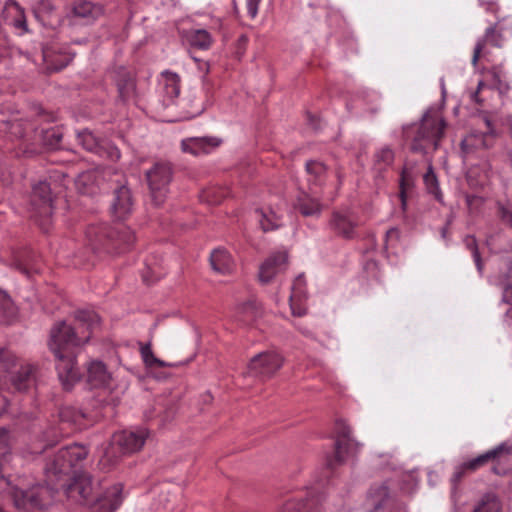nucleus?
<instances>
[{"label":"nucleus","mask_w":512,"mask_h":512,"mask_svg":"<svg viewBox=\"0 0 512 512\" xmlns=\"http://www.w3.org/2000/svg\"><path fill=\"white\" fill-rule=\"evenodd\" d=\"M99 326L100 317L91 310L76 311L73 322L59 320L51 326L47 346L54 356L58 377L64 385H71L79 379L77 352L89 342Z\"/></svg>","instance_id":"obj_1"},{"label":"nucleus","mask_w":512,"mask_h":512,"mask_svg":"<svg viewBox=\"0 0 512 512\" xmlns=\"http://www.w3.org/2000/svg\"><path fill=\"white\" fill-rule=\"evenodd\" d=\"M113 227L108 231L104 227H89L86 232L88 243L93 252L120 254L127 243L128 187L124 184L114 191L110 207Z\"/></svg>","instance_id":"obj_2"},{"label":"nucleus","mask_w":512,"mask_h":512,"mask_svg":"<svg viewBox=\"0 0 512 512\" xmlns=\"http://www.w3.org/2000/svg\"><path fill=\"white\" fill-rule=\"evenodd\" d=\"M151 202L160 207L166 201L170 192V183L173 179V170L169 163H155L145 173Z\"/></svg>","instance_id":"obj_3"},{"label":"nucleus","mask_w":512,"mask_h":512,"mask_svg":"<svg viewBox=\"0 0 512 512\" xmlns=\"http://www.w3.org/2000/svg\"><path fill=\"white\" fill-rule=\"evenodd\" d=\"M31 206L34 210L33 217L41 229L47 232L50 228L53 214V197L49 183L40 181L33 186Z\"/></svg>","instance_id":"obj_4"},{"label":"nucleus","mask_w":512,"mask_h":512,"mask_svg":"<svg viewBox=\"0 0 512 512\" xmlns=\"http://www.w3.org/2000/svg\"><path fill=\"white\" fill-rule=\"evenodd\" d=\"M335 434V456L327 459V465L330 467L343 462L346 458L358 451L360 447V444L351 436V428L345 420H338L335 423Z\"/></svg>","instance_id":"obj_5"},{"label":"nucleus","mask_w":512,"mask_h":512,"mask_svg":"<svg viewBox=\"0 0 512 512\" xmlns=\"http://www.w3.org/2000/svg\"><path fill=\"white\" fill-rule=\"evenodd\" d=\"M445 125L443 119H430L429 116H424L418 134L414 139L413 150L420 151L428 146L436 149L438 141L444 132Z\"/></svg>","instance_id":"obj_6"},{"label":"nucleus","mask_w":512,"mask_h":512,"mask_svg":"<svg viewBox=\"0 0 512 512\" xmlns=\"http://www.w3.org/2000/svg\"><path fill=\"white\" fill-rule=\"evenodd\" d=\"M78 139L87 151L93 152L112 162L120 159L121 153L117 146L108 140H99L92 132L84 130L78 133Z\"/></svg>","instance_id":"obj_7"},{"label":"nucleus","mask_w":512,"mask_h":512,"mask_svg":"<svg viewBox=\"0 0 512 512\" xmlns=\"http://www.w3.org/2000/svg\"><path fill=\"white\" fill-rule=\"evenodd\" d=\"M283 363L276 352H263L254 356L248 364L247 373L252 377L266 378L274 374Z\"/></svg>","instance_id":"obj_8"},{"label":"nucleus","mask_w":512,"mask_h":512,"mask_svg":"<svg viewBox=\"0 0 512 512\" xmlns=\"http://www.w3.org/2000/svg\"><path fill=\"white\" fill-rule=\"evenodd\" d=\"M124 484L117 483L105 490L90 505L89 512H115L123 501Z\"/></svg>","instance_id":"obj_9"},{"label":"nucleus","mask_w":512,"mask_h":512,"mask_svg":"<svg viewBox=\"0 0 512 512\" xmlns=\"http://www.w3.org/2000/svg\"><path fill=\"white\" fill-rule=\"evenodd\" d=\"M287 268V253L277 252L270 255L259 268V279L262 283H269L282 274Z\"/></svg>","instance_id":"obj_10"},{"label":"nucleus","mask_w":512,"mask_h":512,"mask_svg":"<svg viewBox=\"0 0 512 512\" xmlns=\"http://www.w3.org/2000/svg\"><path fill=\"white\" fill-rule=\"evenodd\" d=\"M93 491L92 477L87 473L75 475L65 492L68 498L77 503H86Z\"/></svg>","instance_id":"obj_11"},{"label":"nucleus","mask_w":512,"mask_h":512,"mask_svg":"<svg viewBox=\"0 0 512 512\" xmlns=\"http://www.w3.org/2000/svg\"><path fill=\"white\" fill-rule=\"evenodd\" d=\"M158 92L163 105L169 106L180 94V77L177 73L163 71L158 78Z\"/></svg>","instance_id":"obj_12"},{"label":"nucleus","mask_w":512,"mask_h":512,"mask_svg":"<svg viewBox=\"0 0 512 512\" xmlns=\"http://www.w3.org/2000/svg\"><path fill=\"white\" fill-rule=\"evenodd\" d=\"M502 37L495 32L494 28H488L483 39L479 40L475 46L472 63L475 66L480 58L486 61H492V50L498 49L502 44Z\"/></svg>","instance_id":"obj_13"},{"label":"nucleus","mask_w":512,"mask_h":512,"mask_svg":"<svg viewBox=\"0 0 512 512\" xmlns=\"http://www.w3.org/2000/svg\"><path fill=\"white\" fill-rule=\"evenodd\" d=\"M220 140L215 137H190L181 141L183 153L200 156L211 153L220 145Z\"/></svg>","instance_id":"obj_14"},{"label":"nucleus","mask_w":512,"mask_h":512,"mask_svg":"<svg viewBox=\"0 0 512 512\" xmlns=\"http://www.w3.org/2000/svg\"><path fill=\"white\" fill-rule=\"evenodd\" d=\"M2 17L4 22L15 28L19 34L28 32L24 9L16 0H7L5 2Z\"/></svg>","instance_id":"obj_15"},{"label":"nucleus","mask_w":512,"mask_h":512,"mask_svg":"<svg viewBox=\"0 0 512 512\" xmlns=\"http://www.w3.org/2000/svg\"><path fill=\"white\" fill-rule=\"evenodd\" d=\"M16 360L15 358V361ZM14 368H16V365L10 370V373L7 374V377L9 376L12 386L17 391H26L35 384L36 367L34 365H21L16 372L13 371Z\"/></svg>","instance_id":"obj_16"},{"label":"nucleus","mask_w":512,"mask_h":512,"mask_svg":"<svg viewBox=\"0 0 512 512\" xmlns=\"http://www.w3.org/2000/svg\"><path fill=\"white\" fill-rule=\"evenodd\" d=\"M492 135L490 132H477V133H471L467 135L462 141H461V152L463 155V158L469 159L472 156H474L476 153H478L481 150H484L488 148L490 144V139Z\"/></svg>","instance_id":"obj_17"},{"label":"nucleus","mask_w":512,"mask_h":512,"mask_svg":"<svg viewBox=\"0 0 512 512\" xmlns=\"http://www.w3.org/2000/svg\"><path fill=\"white\" fill-rule=\"evenodd\" d=\"M128 453V434L125 431L116 432L112 435L109 446L106 448L100 464L104 462L115 463L120 457Z\"/></svg>","instance_id":"obj_18"},{"label":"nucleus","mask_w":512,"mask_h":512,"mask_svg":"<svg viewBox=\"0 0 512 512\" xmlns=\"http://www.w3.org/2000/svg\"><path fill=\"white\" fill-rule=\"evenodd\" d=\"M103 12L102 5L88 0H75L71 8V13L74 17L80 18L87 23L98 19Z\"/></svg>","instance_id":"obj_19"},{"label":"nucleus","mask_w":512,"mask_h":512,"mask_svg":"<svg viewBox=\"0 0 512 512\" xmlns=\"http://www.w3.org/2000/svg\"><path fill=\"white\" fill-rule=\"evenodd\" d=\"M210 264L213 271L222 275L231 274L236 267L234 257L229 251L221 247L216 248L211 252Z\"/></svg>","instance_id":"obj_20"},{"label":"nucleus","mask_w":512,"mask_h":512,"mask_svg":"<svg viewBox=\"0 0 512 512\" xmlns=\"http://www.w3.org/2000/svg\"><path fill=\"white\" fill-rule=\"evenodd\" d=\"M494 456L491 459L494 463L493 471L496 474H505L512 469V443H502L492 449Z\"/></svg>","instance_id":"obj_21"},{"label":"nucleus","mask_w":512,"mask_h":512,"mask_svg":"<svg viewBox=\"0 0 512 512\" xmlns=\"http://www.w3.org/2000/svg\"><path fill=\"white\" fill-rule=\"evenodd\" d=\"M110 373L105 364L101 361H92L87 368V384L91 389L101 388L108 385Z\"/></svg>","instance_id":"obj_22"},{"label":"nucleus","mask_w":512,"mask_h":512,"mask_svg":"<svg viewBox=\"0 0 512 512\" xmlns=\"http://www.w3.org/2000/svg\"><path fill=\"white\" fill-rule=\"evenodd\" d=\"M306 172L308 174V182L312 186H323L331 177L327 167L317 160H310L306 163Z\"/></svg>","instance_id":"obj_23"},{"label":"nucleus","mask_w":512,"mask_h":512,"mask_svg":"<svg viewBox=\"0 0 512 512\" xmlns=\"http://www.w3.org/2000/svg\"><path fill=\"white\" fill-rule=\"evenodd\" d=\"M42 56L47 67L53 71H59L67 67L73 60V55L69 53L57 54L53 48H43Z\"/></svg>","instance_id":"obj_24"},{"label":"nucleus","mask_w":512,"mask_h":512,"mask_svg":"<svg viewBox=\"0 0 512 512\" xmlns=\"http://www.w3.org/2000/svg\"><path fill=\"white\" fill-rule=\"evenodd\" d=\"M59 419L81 429L87 425L88 415L81 409L73 406H64L59 410Z\"/></svg>","instance_id":"obj_25"},{"label":"nucleus","mask_w":512,"mask_h":512,"mask_svg":"<svg viewBox=\"0 0 512 512\" xmlns=\"http://www.w3.org/2000/svg\"><path fill=\"white\" fill-rule=\"evenodd\" d=\"M304 298V279L302 276H298L293 283L292 293L289 297L290 307L293 315L302 316L305 314L306 309L300 305Z\"/></svg>","instance_id":"obj_26"},{"label":"nucleus","mask_w":512,"mask_h":512,"mask_svg":"<svg viewBox=\"0 0 512 512\" xmlns=\"http://www.w3.org/2000/svg\"><path fill=\"white\" fill-rule=\"evenodd\" d=\"M295 206L304 216H315L321 212L322 206L316 196L301 192L296 200Z\"/></svg>","instance_id":"obj_27"},{"label":"nucleus","mask_w":512,"mask_h":512,"mask_svg":"<svg viewBox=\"0 0 512 512\" xmlns=\"http://www.w3.org/2000/svg\"><path fill=\"white\" fill-rule=\"evenodd\" d=\"M330 226L337 234L350 238L354 234L356 223L348 215L335 213L331 219Z\"/></svg>","instance_id":"obj_28"},{"label":"nucleus","mask_w":512,"mask_h":512,"mask_svg":"<svg viewBox=\"0 0 512 512\" xmlns=\"http://www.w3.org/2000/svg\"><path fill=\"white\" fill-rule=\"evenodd\" d=\"M16 317V307L10 296L0 289V324L8 325Z\"/></svg>","instance_id":"obj_29"},{"label":"nucleus","mask_w":512,"mask_h":512,"mask_svg":"<svg viewBox=\"0 0 512 512\" xmlns=\"http://www.w3.org/2000/svg\"><path fill=\"white\" fill-rule=\"evenodd\" d=\"M259 314L258 304L255 299L238 303L235 307V316L239 321L249 322L254 320Z\"/></svg>","instance_id":"obj_30"},{"label":"nucleus","mask_w":512,"mask_h":512,"mask_svg":"<svg viewBox=\"0 0 512 512\" xmlns=\"http://www.w3.org/2000/svg\"><path fill=\"white\" fill-rule=\"evenodd\" d=\"M255 214L263 231H270L281 225L280 216L270 208L257 210Z\"/></svg>","instance_id":"obj_31"},{"label":"nucleus","mask_w":512,"mask_h":512,"mask_svg":"<svg viewBox=\"0 0 512 512\" xmlns=\"http://www.w3.org/2000/svg\"><path fill=\"white\" fill-rule=\"evenodd\" d=\"M388 488L381 484L372 487L367 495L366 503L369 507H374V511L368 512H376L388 499Z\"/></svg>","instance_id":"obj_32"},{"label":"nucleus","mask_w":512,"mask_h":512,"mask_svg":"<svg viewBox=\"0 0 512 512\" xmlns=\"http://www.w3.org/2000/svg\"><path fill=\"white\" fill-rule=\"evenodd\" d=\"M486 79L491 81V86L503 93L509 89L508 79L501 66H495L486 73Z\"/></svg>","instance_id":"obj_33"},{"label":"nucleus","mask_w":512,"mask_h":512,"mask_svg":"<svg viewBox=\"0 0 512 512\" xmlns=\"http://www.w3.org/2000/svg\"><path fill=\"white\" fill-rule=\"evenodd\" d=\"M501 285L503 287V301L512 303V262L508 266L506 280ZM504 322L512 329V306L506 311Z\"/></svg>","instance_id":"obj_34"},{"label":"nucleus","mask_w":512,"mask_h":512,"mask_svg":"<svg viewBox=\"0 0 512 512\" xmlns=\"http://www.w3.org/2000/svg\"><path fill=\"white\" fill-rule=\"evenodd\" d=\"M187 39L192 46L202 50L208 49L212 44L210 33L204 29L191 30Z\"/></svg>","instance_id":"obj_35"},{"label":"nucleus","mask_w":512,"mask_h":512,"mask_svg":"<svg viewBox=\"0 0 512 512\" xmlns=\"http://www.w3.org/2000/svg\"><path fill=\"white\" fill-rule=\"evenodd\" d=\"M138 346H139V352L141 355V359H142L145 367L150 368L154 365H158L160 367L167 366V364L164 361L155 357V355L152 351L150 342H147V343L138 342Z\"/></svg>","instance_id":"obj_36"},{"label":"nucleus","mask_w":512,"mask_h":512,"mask_svg":"<svg viewBox=\"0 0 512 512\" xmlns=\"http://www.w3.org/2000/svg\"><path fill=\"white\" fill-rule=\"evenodd\" d=\"M319 502V498L311 497L307 499V503H302L296 500L287 501L277 512H307V506H314Z\"/></svg>","instance_id":"obj_37"},{"label":"nucleus","mask_w":512,"mask_h":512,"mask_svg":"<svg viewBox=\"0 0 512 512\" xmlns=\"http://www.w3.org/2000/svg\"><path fill=\"white\" fill-rule=\"evenodd\" d=\"M424 183L429 193L434 195L435 199L439 202H442V194L439 189L437 177L433 171L432 166L430 165L426 174L424 175Z\"/></svg>","instance_id":"obj_38"},{"label":"nucleus","mask_w":512,"mask_h":512,"mask_svg":"<svg viewBox=\"0 0 512 512\" xmlns=\"http://www.w3.org/2000/svg\"><path fill=\"white\" fill-rule=\"evenodd\" d=\"M147 438V431L144 428H137L130 432V453L142 449Z\"/></svg>","instance_id":"obj_39"},{"label":"nucleus","mask_w":512,"mask_h":512,"mask_svg":"<svg viewBox=\"0 0 512 512\" xmlns=\"http://www.w3.org/2000/svg\"><path fill=\"white\" fill-rule=\"evenodd\" d=\"M473 512H501L500 502L495 496L487 495Z\"/></svg>","instance_id":"obj_40"},{"label":"nucleus","mask_w":512,"mask_h":512,"mask_svg":"<svg viewBox=\"0 0 512 512\" xmlns=\"http://www.w3.org/2000/svg\"><path fill=\"white\" fill-rule=\"evenodd\" d=\"M225 196L226 192L224 190L210 188L202 192L201 199L209 204L215 205L220 203Z\"/></svg>","instance_id":"obj_41"},{"label":"nucleus","mask_w":512,"mask_h":512,"mask_svg":"<svg viewBox=\"0 0 512 512\" xmlns=\"http://www.w3.org/2000/svg\"><path fill=\"white\" fill-rule=\"evenodd\" d=\"M62 140V134L55 128L48 129L43 134V141L45 145L50 148H57Z\"/></svg>","instance_id":"obj_42"},{"label":"nucleus","mask_w":512,"mask_h":512,"mask_svg":"<svg viewBox=\"0 0 512 512\" xmlns=\"http://www.w3.org/2000/svg\"><path fill=\"white\" fill-rule=\"evenodd\" d=\"M494 456V452L492 450H489L485 452L484 454L479 455L478 457L472 459L471 461L467 462L464 467L469 468L471 470H475L478 467L486 464L487 462H492V458Z\"/></svg>","instance_id":"obj_43"},{"label":"nucleus","mask_w":512,"mask_h":512,"mask_svg":"<svg viewBox=\"0 0 512 512\" xmlns=\"http://www.w3.org/2000/svg\"><path fill=\"white\" fill-rule=\"evenodd\" d=\"M464 241H465L466 246L472 252V256L474 258V262L476 264L478 271L481 272L482 271V263H481L480 255L478 253L475 238L473 236H467Z\"/></svg>","instance_id":"obj_44"},{"label":"nucleus","mask_w":512,"mask_h":512,"mask_svg":"<svg viewBox=\"0 0 512 512\" xmlns=\"http://www.w3.org/2000/svg\"><path fill=\"white\" fill-rule=\"evenodd\" d=\"M43 440L46 442L45 445L37 453H42L48 447L54 446L59 441V433L54 429H50L43 433Z\"/></svg>","instance_id":"obj_45"},{"label":"nucleus","mask_w":512,"mask_h":512,"mask_svg":"<svg viewBox=\"0 0 512 512\" xmlns=\"http://www.w3.org/2000/svg\"><path fill=\"white\" fill-rule=\"evenodd\" d=\"M393 152L390 148H382L376 154V161L378 163H383L384 166H388L393 162Z\"/></svg>","instance_id":"obj_46"},{"label":"nucleus","mask_w":512,"mask_h":512,"mask_svg":"<svg viewBox=\"0 0 512 512\" xmlns=\"http://www.w3.org/2000/svg\"><path fill=\"white\" fill-rule=\"evenodd\" d=\"M500 217L506 223L512 225V201H508L506 205L499 204Z\"/></svg>","instance_id":"obj_47"},{"label":"nucleus","mask_w":512,"mask_h":512,"mask_svg":"<svg viewBox=\"0 0 512 512\" xmlns=\"http://www.w3.org/2000/svg\"><path fill=\"white\" fill-rule=\"evenodd\" d=\"M399 239V231L396 228H391L386 232V249L393 247Z\"/></svg>","instance_id":"obj_48"},{"label":"nucleus","mask_w":512,"mask_h":512,"mask_svg":"<svg viewBox=\"0 0 512 512\" xmlns=\"http://www.w3.org/2000/svg\"><path fill=\"white\" fill-rule=\"evenodd\" d=\"M160 277L161 274L158 273L155 268H147V271L143 272L142 274L143 281L147 284L155 282Z\"/></svg>","instance_id":"obj_49"},{"label":"nucleus","mask_w":512,"mask_h":512,"mask_svg":"<svg viewBox=\"0 0 512 512\" xmlns=\"http://www.w3.org/2000/svg\"><path fill=\"white\" fill-rule=\"evenodd\" d=\"M246 1H247L248 14L252 18H255L258 13L259 4H260L261 0H246Z\"/></svg>","instance_id":"obj_50"},{"label":"nucleus","mask_w":512,"mask_h":512,"mask_svg":"<svg viewBox=\"0 0 512 512\" xmlns=\"http://www.w3.org/2000/svg\"><path fill=\"white\" fill-rule=\"evenodd\" d=\"M505 127H506V131H507V135L510 138V140L512 141V115L507 117L506 122H505ZM508 158L512 165V149L508 152Z\"/></svg>","instance_id":"obj_51"},{"label":"nucleus","mask_w":512,"mask_h":512,"mask_svg":"<svg viewBox=\"0 0 512 512\" xmlns=\"http://www.w3.org/2000/svg\"><path fill=\"white\" fill-rule=\"evenodd\" d=\"M11 129L15 130L12 131L13 134H15L17 137L22 138L24 137V131L22 130V125L19 121H15L11 124Z\"/></svg>","instance_id":"obj_52"},{"label":"nucleus","mask_w":512,"mask_h":512,"mask_svg":"<svg viewBox=\"0 0 512 512\" xmlns=\"http://www.w3.org/2000/svg\"><path fill=\"white\" fill-rule=\"evenodd\" d=\"M485 85H486V84H485L483 81H479L477 91H476V92H473V93L471 94V98H472V100H474V101H475V102H477V103H479V102H480V99L478 98V93H479V91H480V90H482V89H483V87H485Z\"/></svg>","instance_id":"obj_53"},{"label":"nucleus","mask_w":512,"mask_h":512,"mask_svg":"<svg viewBox=\"0 0 512 512\" xmlns=\"http://www.w3.org/2000/svg\"><path fill=\"white\" fill-rule=\"evenodd\" d=\"M404 184L402 183L401 184V201H402V206L404 207L405 204H406V201H405V197H404Z\"/></svg>","instance_id":"obj_54"},{"label":"nucleus","mask_w":512,"mask_h":512,"mask_svg":"<svg viewBox=\"0 0 512 512\" xmlns=\"http://www.w3.org/2000/svg\"><path fill=\"white\" fill-rule=\"evenodd\" d=\"M118 88H119V92H120V94H121V95H123V94H124V90H125V86H124V85H122L121 83H119V84H118Z\"/></svg>","instance_id":"obj_55"},{"label":"nucleus","mask_w":512,"mask_h":512,"mask_svg":"<svg viewBox=\"0 0 512 512\" xmlns=\"http://www.w3.org/2000/svg\"><path fill=\"white\" fill-rule=\"evenodd\" d=\"M460 479V473H456L452 479V481L455 483L456 481H458Z\"/></svg>","instance_id":"obj_56"},{"label":"nucleus","mask_w":512,"mask_h":512,"mask_svg":"<svg viewBox=\"0 0 512 512\" xmlns=\"http://www.w3.org/2000/svg\"><path fill=\"white\" fill-rule=\"evenodd\" d=\"M339 512H347V510L343 507Z\"/></svg>","instance_id":"obj_57"},{"label":"nucleus","mask_w":512,"mask_h":512,"mask_svg":"<svg viewBox=\"0 0 512 512\" xmlns=\"http://www.w3.org/2000/svg\"><path fill=\"white\" fill-rule=\"evenodd\" d=\"M0 512H3V511L0 509Z\"/></svg>","instance_id":"obj_58"}]
</instances>
